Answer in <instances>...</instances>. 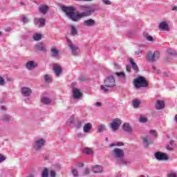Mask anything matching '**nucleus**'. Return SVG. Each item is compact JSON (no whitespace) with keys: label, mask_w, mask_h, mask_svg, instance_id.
Returning a JSON list of instances; mask_svg holds the SVG:
<instances>
[{"label":"nucleus","mask_w":177,"mask_h":177,"mask_svg":"<svg viewBox=\"0 0 177 177\" xmlns=\"http://www.w3.org/2000/svg\"><path fill=\"white\" fill-rule=\"evenodd\" d=\"M79 8L82 12H75V8L64 6L62 7V10L66 13L67 17L72 20V21H80V20L84 17H89V16H92L96 11L93 6L86 5L80 6Z\"/></svg>","instance_id":"nucleus-1"},{"label":"nucleus","mask_w":177,"mask_h":177,"mask_svg":"<svg viewBox=\"0 0 177 177\" xmlns=\"http://www.w3.org/2000/svg\"><path fill=\"white\" fill-rule=\"evenodd\" d=\"M114 86H115V79L114 76L111 75L105 79L104 84L100 85V88L103 92H109L110 89L114 88Z\"/></svg>","instance_id":"nucleus-2"},{"label":"nucleus","mask_w":177,"mask_h":177,"mask_svg":"<svg viewBox=\"0 0 177 177\" xmlns=\"http://www.w3.org/2000/svg\"><path fill=\"white\" fill-rule=\"evenodd\" d=\"M134 86L139 89V88H147L149 86V83L146 80V77L143 76H138L133 80Z\"/></svg>","instance_id":"nucleus-3"},{"label":"nucleus","mask_w":177,"mask_h":177,"mask_svg":"<svg viewBox=\"0 0 177 177\" xmlns=\"http://www.w3.org/2000/svg\"><path fill=\"white\" fill-rule=\"evenodd\" d=\"M66 39L73 56H80V52L81 51V50H80V47L75 44H73V41H71V39H70V38L68 37H66Z\"/></svg>","instance_id":"nucleus-4"},{"label":"nucleus","mask_w":177,"mask_h":177,"mask_svg":"<svg viewBox=\"0 0 177 177\" xmlns=\"http://www.w3.org/2000/svg\"><path fill=\"white\" fill-rule=\"evenodd\" d=\"M46 143V140L44 138H38L35 140L32 144V147L36 151H39L41 149H44L45 145Z\"/></svg>","instance_id":"nucleus-5"},{"label":"nucleus","mask_w":177,"mask_h":177,"mask_svg":"<svg viewBox=\"0 0 177 177\" xmlns=\"http://www.w3.org/2000/svg\"><path fill=\"white\" fill-rule=\"evenodd\" d=\"M147 59L149 61V63H154L160 59V52L158 51H154L153 53H151V51H149L147 54Z\"/></svg>","instance_id":"nucleus-6"},{"label":"nucleus","mask_w":177,"mask_h":177,"mask_svg":"<svg viewBox=\"0 0 177 177\" xmlns=\"http://www.w3.org/2000/svg\"><path fill=\"white\" fill-rule=\"evenodd\" d=\"M121 124H122V121H121L119 118H115L109 123V127L112 131H113V132H115V131H118V129H120Z\"/></svg>","instance_id":"nucleus-7"},{"label":"nucleus","mask_w":177,"mask_h":177,"mask_svg":"<svg viewBox=\"0 0 177 177\" xmlns=\"http://www.w3.org/2000/svg\"><path fill=\"white\" fill-rule=\"evenodd\" d=\"M154 156L158 161H167L169 159L168 155L161 151L156 152Z\"/></svg>","instance_id":"nucleus-8"},{"label":"nucleus","mask_w":177,"mask_h":177,"mask_svg":"<svg viewBox=\"0 0 177 177\" xmlns=\"http://www.w3.org/2000/svg\"><path fill=\"white\" fill-rule=\"evenodd\" d=\"M113 154L115 158H117V160L123 158L124 156H125V153L124 152V150L119 148H115L113 151Z\"/></svg>","instance_id":"nucleus-9"},{"label":"nucleus","mask_w":177,"mask_h":177,"mask_svg":"<svg viewBox=\"0 0 177 177\" xmlns=\"http://www.w3.org/2000/svg\"><path fill=\"white\" fill-rule=\"evenodd\" d=\"M21 93L24 97H30L32 94V89L30 87L23 86L21 88Z\"/></svg>","instance_id":"nucleus-10"},{"label":"nucleus","mask_w":177,"mask_h":177,"mask_svg":"<svg viewBox=\"0 0 177 177\" xmlns=\"http://www.w3.org/2000/svg\"><path fill=\"white\" fill-rule=\"evenodd\" d=\"M35 48L37 52H42L43 53L48 51V47H46V45H45L44 43H38L35 46Z\"/></svg>","instance_id":"nucleus-11"},{"label":"nucleus","mask_w":177,"mask_h":177,"mask_svg":"<svg viewBox=\"0 0 177 177\" xmlns=\"http://www.w3.org/2000/svg\"><path fill=\"white\" fill-rule=\"evenodd\" d=\"M53 71L55 77H60L63 74V68L60 65H57V64L53 65Z\"/></svg>","instance_id":"nucleus-12"},{"label":"nucleus","mask_w":177,"mask_h":177,"mask_svg":"<svg viewBox=\"0 0 177 177\" xmlns=\"http://www.w3.org/2000/svg\"><path fill=\"white\" fill-rule=\"evenodd\" d=\"M83 24L85 27H95L96 26V21L93 19H88L84 20Z\"/></svg>","instance_id":"nucleus-13"},{"label":"nucleus","mask_w":177,"mask_h":177,"mask_svg":"<svg viewBox=\"0 0 177 177\" xmlns=\"http://www.w3.org/2000/svg\"><path fill=\"white\" fill-rule=\"evenodd\" d=\"M45 21H46V20L44 18L34 19V24H35V26H39V27H45Z\"/></svg>","instance_id":"nucleus-14"},{"label":"nucleus","mask_w":177,"mask_h":177,"mask_svg":"<svg viewBox=\"0 0 177 177\" xmlns=\"http://www.w3.org/2000/svg\"><path fill=\"white\" fill-rule=\"evenodd\" d=\"M159 29L161 31H169V25L167 21H162L159 24Z\"/></svg>","instance_id":"nucleus-15"},{"label":"nucleus","mask_w":177,"mask_h":177,"mask_svg":"<svg viewBox=\"0 0 177 177\" xmlns=\"http://www.w3.org/2000/svg\"><path fill=\"white\" fill-rule=\"evenodd\" d=\"M73 96L74 99H80L81 96H82V93L78 88L74 87L73 88Z\"/></svg>","instance_id":"nucleus-16"},{"label":"nucleus","mask_w":177,"mask_h":177,"mask_svg":"<svg viewBox=\"0 0 177 177\" xmlns=\"http://www.w3.org/2000/svg\"><path fill=\"white\" fill-rule=\"evenodd\" d=\"M37 66L38 64H37V62H35V61H28L26 64V67L28 70H32Z\"/></svg>","instance_id":"nucleus-17"},{"label":"nucleus","mask_w":177,"mask_h":177,"mask_svg":"<svg viewBox=\"0 0 177 177\" xmlns=\"http://www.w3.org/2000/svg\"><path fill=\"white\" fill-rule=\"evenodd\" d=\"M122 129L124 131V132H127V133H132L133 131V129L131 127V124L129 123H124L122 125Z\"/></svg>","instance_id":"nucleus-18"},{"label":"nucleus","mask_w":177,"mask_h":177,"mask_svg":"<svg viewBox=\"0 0 177 177\" xmlns=\"http://www.w3.org/2000/svg\"><path fill=\"white\" fill-rule=\"evenodd\" d=\"M142 143L145 147H149V145H151L153 141L150 140V137L145 136L142 138Z\"/></svg>","instance_id":"nucleus-19"},{"label":"nucleus","mask_w":177,"mask_h":177,"mask_svg":"<svg viewBox=\"0 0 177 177\" xmlns=\"http://www.w3.org/2000/svg\"><path fill=\"white\" fill-rule=\"evenodd\" d=\"M164 107H165V103H164V101L158 100L156 101V110H162V109H164Z\"/></svg>","instance_id":"nucleus-20"},{"label":"nucleus","mask_w":177,"mask_h":177,"mask_svg":"<svg viewBox=\"0 0 177 177\" xmlns=\"http://www.w3.org/2000/svg\"><path fill=\"white\" fill-rule=\"evenodd\" d=\"M92 171L94 172V174H100L103 172V167L100 165L93 166Z\"/></svg>","instance_id":"nucleus-21"},{"label":"nucleus","mask_w":177,"mask_h":177,"mask_svg":"<svg viewBox=\"0 0 177 177\" xmlns=\"http://www.w3.org/2000/svg\"><path fill=\"white\" fill-rule=\"evenodd\" d=\"M92 129V124L86 123L83 127V131L84 133H89Z\"/></svg>","instance_id":"nucleus-22"},{"label":"nucleus","mask_w":177,"mask_h":177,"mask_svg":"<svg viewBox=\"0 0 177 177\" xmlns=\"http://www.w3.org/2000/svg\"><path fill=\"white\" fill-rule=\"evenodd\" d=\"M60 51L55 46H53L50 50V53L53 57H57Z\"/></svg>","instance_id":"nucleus-23"},{"label":"nucleus","mask_w":177,"mask_h":177,"mask_svg":"<svg viewBox=\"0 0 177 177\" xmlns=\"http://www.w3.org/2000/svg\"><path fill=\"white\" fill-rule=\"evenodd\" d=\"M39 10L42 13V15H46V13H48V10H49V7L46 5H43L39 7Z\"/></svg>","instance_id":"nucleus-24"},{"label":"nucleus","mask_w":177,"mask_h":177,"mask_svg":"<svg viewBox=\"0 0 177 177\" xmlns=\"http://www.w3.org/2000/svg\"><path fill=\"white\" fill-rule=\"evenodd\" d=\"M144 37L147 41H149V42H154L156 41V39H154L152 36L149 35V34L144 32L143 33Z\"/></svg>","instance_id":"nucleus-25"},{"label":"nucleus","mask_w":177,"mask_h":177,"mask_svg":"<svg viewBox=\"0 0 177 177\" xmlns=\"http://www.w3.org/2000/svg\"><path fill=\"white\" fill-rule=\"evenodd\" d=\"M12 120V116L10 115H3L1 117V121H3L4 122H9Z\"/></svg>","instance_id":"nucleus-26"},{"label":"nucleus","mask_w":177,"mask_h":177,"mask_svg":"<svg viewBox=\"0 0 177 177\" xmlns=\"http://www.w3.org/2000/svg\"><path fill=\"white\" fill-rule=\"evenodd\" d=\"M129 62L131 64V67L135 71H139V67L138 66V64H136V63L133 62V59H130Z\"/></svg>","instance_id":"nucleus-27"},{"label":"nucleus","mask_w":177,"mask_h":177,"mask_svg":"<svg viewBox=\"0 0 177 177\" xmlns=\"http://www.w3.org/2000/svg\"><path fill=\"white\" fill-rule=\"evenodd\" d=\"M116 164L120 165V167H121V165L126 166V160L123 159L122 158H120V159H117Z\"/></svg>","instance_id":"nucleus-28"},{"label":"nucleus","mask_w":177,"mask_h":177,"mask_svg":"<svg viewBox=\"0 0 177 177\" xmlns=\"http://www.w3.org/2000/svg\"><path fill=\"white\" fill-rule=\"evenodd\" d=\"M32 39L34 41H41V39H42V35L39 33H35L32 35Z\"/></svg>","instance_id":"nucleus-29"},{"label":"nucleus","mask_w":177,"mask_h":177,"mask_svg":"<svg viewBox=\"0 0 177 177\" xmlns=\"http://www.w3.org/2000/svg\"><path fill=\"white\" fill-rule=\"evenodd\" d=\"M77 34H78V30H77V28H75V26L71 25V35L74 37L75 35H77Z\"/></svg>","instance_id":"nucleus-30"},{"label":"nucleus","mask_w":177,"mask_h":177,"mask_svg":"<svg viewBox=\"0 0 177 177\" xmlns=\"http://www.w3.org/2000/svg\"><path fill=\"white\" fill-rule=\"evenodd\" d=\"M41 101L44 104H50V103H52V100L46 97H43Z\"/></svg>","instance_id":"nucleus-31"},{"label":"nucleus","mask_w":177,"mask_h":177,"mask_svg":"<svg viewBox=\"0 0 177 177\" xmlns=\"http://www.w3.org/2000/svg\"><path fill=\"white\" fill-rule=\"evenodd\" d=\"M84 154H88L91 155L93 153V150L91 148L86 147L83 149Z\"/></svg>","instance_id":"nucleus-32"},{"label":"nucleus","mask_w":177,"mask_h":177,"mask_svg":"<svg viewBox=\"0 0 177 177\" xmlns=\"http://www.w3.org/2000/svg\"><path fill=\"white\" fill-rule=\"evenodd\" d=\"M41 177H49V170L48 168H44L41 171Z\"/></svg>","instance_id":"nucleus-33"},{"label":"nucleus","mask_w":177,"mask_h":177,"mask_svg":"<svg viewBox=\"0 0 177 177\" xmlns=\"http://www.w3.org/2000/svg\"><path fill=\"white\" fill-rule=\"evenodd\" d=\"M106 129V124H101L98 126L97 132L102 133Z\"/></svg>","instance_id":"nucleus-34"},{"label":"nucleus","mask_w":177,"mask_h":177,"mask_svg":"<svg viewBox=\"0 0 177 177\" xmlns=\"http://www.w3.org/2000/svg\"><path fill=\"white\" fill-rule=\"evenodd\" d=\"M167 53L170 55V56H177V52L172 49L167 50Z\"/></svg>","instance_id":"nucleus-35"},{"label":"nucleus","mask_w":177,"mask_h":177,"mask_svg":"<svg viewBox=\"0 0 177 177\" xmlns=\"http://www.w3.org/2000/svg\"><path fill=\"white\" fill-rule=\"evenodd\" d=\"M74 122V117L71 116L66 121V124L68 127H70V125H71V124H73Z\"/></svg>","instance_id":"nucleus-36"},{"label":"nucleus","mask_w":177,"mask_h":177,"mask_svg":"<svg viewBox=\"0 0 177 177\" xmlns=\"http://www.w3.org/2000/svg\"><path fill=\"white\" fill-rule=\"evenodd\" d=\"M44 78L45 82H52V76L50 75H45Z\"/></svg>","instance_id":"nucleus-37"},{"label":"nucleus","mask_w":177,"mask_h":177,"mask_svg":"<svg viewBox=\"0 0 177 177\" xmlns=\"http://www.w3.org/2000/svg\"><path fill=\"white\" fill-rule=\"evenodd\" d=\"M139 104H140V101L138 100H133V106L135 109H138L139 107Z\"/></svg>","instance_id":"nucleus-38"},{"label":"nucleus","mask_w":177,"mask_h":177,"mask_svg":"<svg viewBox=\"0 0 177 177\" xmlns=\"http://www.w3.org/2000/svg\"><path fill=\"white\" fill-rule=\"evenodd\" d=\"M115 75H116L119 78H125V73H124V72L115 73Z\"/></svg>","instance_id":"nucleus-39"},{"label":"nucleus","mask_w":177,"mask_h":177,"mask_svg":"<svg viewBox=\"0 0 177 177\" xmlns=\"http://www.w3.org/2000/svg\"><path fill=\"white\" fill-rule=\"evenodd\" d=\"M81 127H82V122L81 121H77L75 124V128L76 129H80Z\"/></svg>","instance_id":"nucleus-40"},{"label":"nucleus","mask_w":177,"mask_h":177,"mask_svg":"<svg viewBox=\"0 0 177 177\" xmlns=\"http://www.w3.org/2000/svg\"><path fill=\"white\" fill-rule=\"evenodd\" d=\"M139 121L142 124H146V122H147V118H146V117L144 116H140Z\"/></svg>","instance_id":"nucleus-41"},{"label":"nucleus","mask_w":177,"mask_h":177,"mask_svg":"<svg viewBox=\"0 0 177 177\" xmlns=\"http://www.w3.org/2000/svg\"><path fill=\"white\" fill-rule=\"evenodd\" d=\"M71 172H72L73 176L78 177V171H77V169H73Z\"/></svg>","instance_id":"nucleus-42"},{"label":"nucleus","mask_w":177,"mask_h":177,"mask_svg":"<svg viewBox=\"0 0 177 177\" xmlns=\"http://www.w3.org/2000/svg\"><path fill=\"white\" fill-rule=\"evenodd\" d=\"M21 21H23V23H28L29 20H28V18H27L26 16H22V18H21Z\"/></svg>","instance_id":"nucleus-43"},{"label":"nucleus","mask_w":177,"mask_h":177,"mask_svg":"<svg viewBox=\"0 0 177 177\" xmlns=\"http://www.w3.org/2000/svg\"><path fill=\"white\" fill-rule=\"evenodd\" d=\"M102 2L104 5H111V1H110V0H102Z\"/></svg>","instance_id":"nucleus-44"},{"label":"nucleus","mask_w":177,"mask_h":177,"mask_svg":"<svg viewBox=\"0 0 177 177\" xmlns=\"http://www.w3.org/2000/svg\"><path fill=\"white\" fill-rule=\"evenodd\" d=\"M0 85L1 86H3V85H5V80L3 79V77L0 76Z\"/></svg>","instance_id":"nucleus-45"},{"label":"nucleus","mask_w":177,"mask_h":177,"mask_svg":"<svg viewBox=\"0 0 177 177\" xmlns=\"http://www.w3.org/2000/svg\"><path fill=\"white\" fill-rule=\"evenodd\" d=\"M6 160V157L3 156V155L0 154V162H3Z\"/></svg>","instance_id":"nucleus-46"},{"label":"nucleus","mask_w":177,"mask_h":177,"mask_svg":"<svg viewBox=\"0 0 177 177\" xmlns=\"http://www.w3.org/2000/svg\"><path fill=\"white\" fill-rule=\"evenodd\" d=\"M166 149L169 151H172V150H174V147H172L171 145H167Z\"/></svg>","instance_id":"nucleus-47"},{"label":"nucleus","mask_w":177,"mask_h":177,"mask_svg":"<svg viewBox=\"0 0 177 177\" xmlns=\"http://www.w3.org/2000/svg\"><path fill=\"white\" fill-rule=\"evenodd\" d=\"M50 176H51V177H56V171H51L50 172Z\"/></svg>","instance_id":"nucleus-48"},{"label":"nucleus","mask_w":177,"mask_h":177,"mask_svg":"<svg viewBox=\"0 0 177 177\" xmlns=\"http://www.w3.org/2000/svg\"><path fill=\"white\" fill-rule=\"evenodd\" d=\"M150 133L151 135H153V136H157V131H156L155 130H151Z\"/></svg>","instance_id":"nucleus-49"},{"label":"nucleus","mask_w":177,"mask_h":177,"mask_svg":"<svg viewBox=\"0 0 177 177\" xmlns=\"http://www.w3.org/2000/svg\"><path fill=\"white\" fill-rule=\"evenodd\" d=\"M142 53V50H138V51L134 52V55H136V56H139V55H140Z\"/></svg>","instance_id":"nucleus-50"},{"label":"nucleus","mask_w":177,"mask_h":177,"mask_svg":"<svg viewBox=\"0 0 177 177\" xmlns=\"http://www.w3.org/2000/svg\"><path fill=\"white\" fill-rule=\"evenodd\" d=\"M126 70H127V73H131V66H127Z\"/></svg>","instance_id":"nucleus-51"},{"label":"nucleus","mask_w":177,"mask_h":177,"mask_svg":"<svg viewBox=\"0 0 177 177\" xmlns=\"http://www.w3.org/2000/svg\"><path fill=\"white\" fill-rule=\"evenodd\" d=\"M100 106H102V102H97L95 103V106L96 107H100Z\"/></svg>","instance_id":"nucleus-52"},{"label":"nucleus","mask_w":177,"mask_h":177,"mask_svg":"<svg viewBox=\"0 0 177 177\" xmlns=\"http://www.w3.org/2000/svg\"><path fill=\"white\" fill-rule=\"evenodd\" d=\"M77 138H84V134H82V133H79L77 134Z\"/></svg>","instance_id":"nucleus-53"},{"label":"nucleus","mask_w":177,"mask_h":177,"mask_svg":"<svg viewBox=\"0 0 177 177\" xmlns=\"http://www.w3.org/2000/svg\"><path fill=\"white\" fill-rule=\"evenodd\" d=\"M6 32H11L12 28L10 27H8L6 29Z\"/></svg>","instance_id":"nucleus-54"},{"label":"nucleus","mask_w":177,"mask_h":177,"mask_svg":"<svg viewBox=\"0 0 177 177\" xmlns=\"http://www.w3.org/2000/svg\"><path fill=\"white\" fill-rule=\"evenodd\" d=\"M168 177H177L176 174H170L168 175Z\"/></svg>","instance_id":"nucleus-55"},{"label":"nucleus","mask_w":177,"mask_h":177,"mask_svg":"<svg viewBox=\"0 0 177 177\" xmlns=\"http://www.w3.org/2000/svg\"><path fill=\"white\" fill-rule=\"evenodd\" d=\"M118 147L124 146V142H116Z\"/></svg>","instance_id":"nucleus-56"},{"label":"nucleus","mask_w":177,"mask_h":177,"mask_svg":"<svg viewBox=\"0 0 177 177\" xmlns=\"http://www.w3.org/2000/svg\"><path fill=\"white\" fill-rule=\"evenodd\" d=\"M109 146H110V147H114L117 146V142L111 143V144H110Z\"/></svg>","instance_id":"nucleus-57"},{"label":"nucleus","mask_w":177,"mask_h":177,"mask_svg":"<svg viewBox=\"0 0 177 177\" xmlns=\"http://www.w3.org/2000/svg\"><path fill=\"white\" fill-rule=\"evenodd\" d=\"M131 163H132V162H131L130 160H126V166L127 165H131Z\"/></svg>","instance_id":"nucleus-58"},{"label":"nucleus","mask_w":177,"mask_h":177,"mask_svg":"<svg viewBox=\"0 0 177 177\" xmlns=\"http://www.w3.org/2000/svg\"><path fill=\"white\" fill-rule=\"evenodd\" d=\"M84 174H85V175L89 174V169H86L84 171Z\"/></svg>","instance_id":"nucleus-59"},{"label":"nucleus","mask_w":177,"mask_h":177,"mask_svg":"<svg viewBox=\"0 0 177 177\" xmlns=\"http://www.w3.org/2000/svg\"><path fill=\"white\" fill-rule=\"evenodd\" d=\"M152 68H153V70H154L155 71H156V73H160V70L157 69V68H156V66H153Z\"/></svg>","instance_id":"nucleus-60"},{"label":"nucleus","mask_w":177,"mask_h":177,"mask_svg":"<svg viewBox=\"0 0 177 177\" xmlns=\"http://www.w3.org/2000/svg\"><path fill=\"white\" fill-rule=\"evenodd\" d=\"M171 10H176L177 11V6H174L171 8Z\"/></svg>","instance_id":"nucleus-61"},{"label":"nucleus","mask_w":177,"mask_h":177,"mask_svg":"<svg viewBox=\"0 0 177 177\" xmlns=\"http://www.w3.org/2000/svg\"><path fill=\"white\" fill-rule=\"evenodd\" d=\"M77 166L79 167H84V164L83 163H77Z\"/></svg>","instance_id":"nucleus-62"},{"label":"nucleus","mask_w":177,"mask_h":177,"mask_svg":"<svg viewBox=\"0 0 177 177\" xmlns=\"http://www.w3.org/2000/svg\"><path fill=\"white\" fill-rule=\"evenodd\" d=\"M169 145H170V146H171V147H174V140H170Z\"/></svg>","instance_id":"nucleus-63"},{"label":"nucleus","mask_w":177,"mask_h":177,"mask_svg":"<svg viewBox=\"0 0 177 177\" xmlns=\"http://www.w3.org/2000/svg\"><path fill=\"white\" fill-rule=\"evenodd\" d=\"M0 110H6V108L5 107V106H1L0 107Z\"/></svg>","instance_id":"nucleus-64"}]
</instances>
